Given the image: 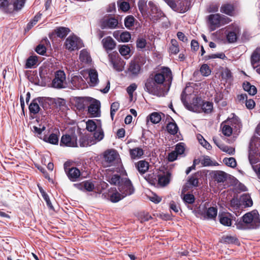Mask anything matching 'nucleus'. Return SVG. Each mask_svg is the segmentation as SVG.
<instances>
[{
  "label": "nucleus",
  "instance_id": "1",
  "mask_svg": "<svg viewBox=\"0 0 260 260\" xmlns=\"http://www.w3.org/2000/svg\"><path fill=\"white\" fill-rule=\"evenodd\" d=\"M172 78L171 70L169 68L163 67L158 73L150 76L146 80L144 90L153 95L164 96L170 89Z\"/></svg>",
  "mask_w": 260,
  "mask_h": 260
},
{
  "label": "nucleus",
  "instance_id": "2",
  "mask_svg": "<svg viewBox=\"0 0 260 260\" xmlns=\"http://www.w3.org/2000/svg\"><path fill=\"white\" fill-rule=\"evenodd\" d=\"M236 228L239 230H253L260 227V217L256 210H253L245 214L242 219L236 223Z\"/></svg>",
  "mask_w": 260,
  "mask_h": 260
},
{
  "label": "nucleus",
  "instance_id": "3",
  "mask_svg": "<svg viewBox=\"0 0 260 260\" xmlns=\"http://www.w3.org/2000/svg\"><path fill=\"white\" fill-rule=\"evenodd\" d=\"M231 21L230 18L219 14H211L208 16V25L211 31Z\"/></svg>",
  "mask_w": 260,
  "mask_h": 260
},
{
  "label": "nucleus",
  "instance_id": "4",
  "mask_svg": "<svg viewBox=\"0 0 260 260\" xmlns=\"http://www.w3.org/2000/svg\"><path fill=\"white\" fill-rule=\"evenodd\" d=\"M258 147H260V139L258 137H253L250 143L249 152V160L252 167L260 161Z\"/></svg>",
  "mask_w": 260,
  "mask_h": 260
},
{
  "label": "nucleus",
  "instance_id": "5",
  "mask_svg": "<svg viewBox=\"0 0 260 260\" xmlns=\"http://www.w3.org/2000/svg\"><path fill=\"white\" fill-rule=\"evenodd\" d=\"M201 100L196 99V102H193V104L191 105L188 109L193 112L200 113L204 112L206 113H210L213 110V104L211 102H205L200 103Z\"/></svg>",
  "mask_w": 260,
  "mask_h": 260
},
{
  "label": "nucleus",
  "instance_id": "6",
  "mask_svg": "<svg viewBox=\"0 0 260 260\" xmlns=\"http://www.w3.org/2000/svg\"><path fill=\"white\" fill-rule=\"evenodd\" d=\"M67 83L64 72L62 71H57L55 74V77L52 82V86L55 88H64L67 87Z\"/></svg>",
  "mask_w": 260,
  "mask_h": 260
},
{
  "label": "nucleus",
  "instance_id": "7",
  "mask_svg": "<svg viewBox=\"0 0 260 260\" xmlns=\"http://www.w3.org/2000/svg\"><path fill=\"white\" fill-rule=\"evenodd\" d=\"M118 189L119 192L125 197L131 195L134 192V188L132 185L131 181L126 178L121 179V183L119 184Z\"/></svg>",
  "mask_w": 260,
  "mask_h": 260
},
{
  "label": "nucleus",
  "instance_id": "8",
  "mask_svg": "<svg viewBox=\"0 0 260 260\" xmlns=\"http://www.w3.org/2000/svg\"><path fill=\"white\" fill-rule=\"evenodd\" d=\"M65 46L68 50L72 51L82 47V42L77 37L71 36L66 39Z\"/></svg>",
  "mask_w": 260,
  "mask_h": 260
},
{
  "label": "nucleus",
  "instance_id": "9",
  "mask_svg": "<svg viewBox=\"0 0 260 260\" xmlns=\"http://www.w3.org/2000/svg\"><path fill=\"white\" fill-rule=\"evenodd\" d=\"M206 209L207 207L206 206V204H205L204 205H201L199 207V209L197 214L201 215L204 218H215L217 214V209L216 207H211L208 208L206 212H204V211Z\"/></svg>",
  "mask_w": 260,
  "mask_h": 260
},
{
  "label": "nucleus",
  "instance_id": "10",
  "mask_svg": "<svg viewBox=\"0 0 260 260\" xmlns=\"http://www.w3.org/2000/svg\"><path fill=\"white\" fill-rule=\"evenodd\" d=\"M148 7V9H150L148 11V14L150 19L152 21H156L162 16V13L153 2H149Z\"/></svg>",
  "mask_w": 260,
  "mask_h": 260
},
{
  "label": "nucleus",
  "instance_id": "11",
  "mask_svg": "<svg viewBox=\"0 0 260 260\" xmlns=\"http://www.w3.org/2000/svg\"><path fill=\"white\" fill-rule=\"evenodd\" d=\"M60 146L70 147L77 146V137L75 135H63L60 140Z\"/></svg>",
  "mask_w": 260,
  "mask_h": 260
},
{
  "label": "nucleus",
  "instance_id": "12",
  "mask_svg": "<svg viewBox=\"0 0 260 260\" xmlns=\"http://www.w3.org/2000/svg\"><path fill=\"white\" fill-rule=\"evenodd\" d=\"M109 59L114 70L118 72L123 71L125 64L123 60L117 56L116 55L112 54H109Z\"/></svg>",
  "mask_w": 260,
  "mask_h": 260
},
{
  "label": "nucleus",
  "instance_id": "13",
  "mask_svg": "<svg viewBox=\"0 0 260 260\" xmlns=\"http://www.w3.org/2000/svg\"><path fill=\"white\" fill-rule=\"evenodd\" d=\"M101 104L99 101L95 100L88 107V112L92 117H98L101 115Z\"/></svg>",
  "mask_w": 260,
  "mask_h": 260
},
{
  "label": "nucleus",
  "instance_id": "14",
  "mask_svg": "<svg viewBox=\"0 0 260 260\" xmlns=\"http://www.w3.org/2000/svg\"><path fill=\"white\" fill-rule=\"evenodd\" d=\"M80 73L84 78H86V74H88L91 85L95 86L98 83V75L95 70L90 69L86 72L82 71Z\"/></svg>",
  "mask_w": 260,
  "mask_h": 260
},
{
  "label": "nucleus",
  "instance_id": "15",
  "mask_svg": "<svg viewBox=\"0 0 260 260\" xmlns=\"http://www.w3.org/2000/svg\"><path fill=\"white\" fill-rule=\"evenodd\" d=\"M118 24L117 19L113 17H108L103 19L101 22V28L114 29Z\"/></svg>",
  "mask_w": 260,
  "mask_h": 260
},
{
  "label": "nucleus",
  "instance_id": "16",
  "mask_svg": "<svg viewBox=\"0 0 260 260\" xmlns=\"http://www.w3.org/2000/svg\"><path fill=\"white\" fill-rule=\"evenodd\" d=\"M103 47L107 52L113 50L116 46V43L111 37H107L102 40Z\"/></svg>",
  "mask_w": 260,
  "mask_h": 260
},
{
  "label": "nucleus",
  "instance_id": "17",
  "mask_svg": "<svg viewBox=\"0 0 260 260\" xmlns=\"http://www.w3.org/2000/svg\"><path fill=\"white\" fill-rule=\"evenodd\" d=\"M71 84L74 88L79 89L84 87L85 82L80 75H75L72 76Z\"/></svg>",
  "mask_w": 260,
  "mask_h": 260
},
{
  "label": "nucleus",
  "instance_id": "18",
  "mask_svg": "<svg viewBox=\"0 0 260 260\" xmlns=\"http://www.w3.org/2000/svg\"><path fill=\"white\" fill-rule=\"evenodd\" d=\"M74 185L78 189L83 191H92L94 188V185L92 182L89 180L79 184H74Z\"/></svg>",
  "mask_w": 260,
  "mask_h": 260
},
{
  "label": "nucleus",
  "instance_id": "19",
  "mask_svg": "<svg viewBox=\"0 0 260 260\" xmlns=\"http://www.w3.org/2000/svg\"><path fill=\"white\" fill-rule=\"evenodd\" d=\"M104 159L107 164L114 163L117 157V153L114 150H108L104 153ZM111 165H109L110 166Z\"/></svg>",
  "mask_w": 260,
  "mask_h": 260
},
{
  "label": "nucleus",
  "instance_id": "20",
  "mask_svg": "<svg viewBox=\"0 0 260 260\" xmlns=\"http://www.w3.org/2000/svg\"><path fill=\"white\" fill-rule=\"evenodd\" d=\"M42 102V99L41 98L34 99L29 106L30 112L34 114L38 113L40 111V105Z\"/></svg>",
  "mask_w": 260,
  "mask_h": 260
},
{
  "label": "nucleus",
  "instance_id": "21",
  "mask_svg": "<svg viewBox=\"0 0 260 260\" xmlns=\"http://www.w3.org/2000/svg\"><path fill=\"white\" fill-rule=\"evenodd\" d=\"M166 1L172 9H175L176 7H178L183 12L187 10L186 7H185V4H186L185 0L178 1L177 2H175L172 0H166Z\"/></svg>",
  "mask_w": 260,
  "mask_h": 260
},
{
  "label": "nucleus",
  "instance_id": "22",
  "mask_svg": "<svg viewBox=\"0 0 260 260\" xmlns=\"http://www.w3.org/2000/svg\"><path fill=\"white\" fill-rule=\"evenodd\" d=\"M113 36L118 41H121L122 42H127L131 38L130 33L127 31L123 32L121 33L119 36L118 31H114L113 32Z\"/></svg>",
  "mask_w": 260,
  "mask_h": 260
},
{
  "label": "nucleus",
  "instance_id": "23",
  "mask_svg": "<svg viewBox=\"0 0 260 260\" xmlns=\"http://www.w3.org/2000/svg\"><path fill=\"white\" fill-rule=\"evenodd\" d=\"M86 129L89 132H93L98 129L99 126H101V121L100 120H88L86 123Z\"/></svg>",
  "mask_w": 260,
  "mask_h": 260
},
{
  "label": "nucleus",
  "instance_id": "24",
  "mask_svg": "<svg viewBox=\"0 0 260 260\" xmlns=\"http://www.w3.org/2000/svg\"><path fill=\"white\" fill-rule=\"evenodd\" d=\"M251 64L253 69H256L259 66H256L260 61V47L257 48L251 54Z\"/></svg>",
  "mask_w": 260,
  "mask_h": 260
},
{
  "label": "nucleus",
  "instance_id": "25",
  "mask_svg": "<svg viewBox=\"0 0 260 260\" xmlns=\"http://www.w3.org/2000/svg\"><path fill=\"white\" fill-rule=\"evenodd\" d=\"M129 151L130 156L133 159H139L144 154V150L139 147L130 149Z\"/></svg>",
  "mask_w": 260,
  "mask_h": 260
},
{
  "label": "nucleus",
  "instance_id": "26",
  "mask_svg": "<svg viewBox=\"0 0 260 260\" xmlns=\"http://www.w3.org/2000/svg\"><path fill=\"white\" fill-rule=\"evenodd\" d=\"M136 167L141 174L146 173L149 169V164L145 160H140L136 164Z\"/></svg>",
  "mask_w": 260,
  "mask_h": 260
},
{
  "label": "nucleus",
  "instance_id": "27",
  "mask_svg": "<svg viewBox=\"0 0 260 260\" xmlns=\"http://www.w3.org/2000/svg\"><path fill=\"white\" fill-rule=\"evenodd\" d=\"M80 174V170L76 168H72L67 172V175L72 181H76Z\"/></svg>",
  "mask_w": 260,
  "mask_h": 260
},
{
  "label": "nucleus",
  "instance_id": "28",
  "mask_svg": "<svg viewBox=\"0 0 260 260\" xmlns=\"http://www.w3.org/2000/svg\"><path fill=\"white\" fill-rule=\"evenodd\" d=\"M12 5L8 0H0V9L5 13L13 12Z\"/></svg>",
  "mask_w": 260,
  "mask_h": 260
},
{
  "label": "nucleus",
  "instance_id": "29",
  "mask_svg": "<svg viewBox=\"0 0 260 260\" xmlns=\"http://www.w3.org/2000/svg\"><path fill=\"white\" fill-rule=\"evenodd\" d=\"M170 173L167 172L161 175H159L158 178V183L161 186H165L168 184L170 181Z\"/></svg>",
  "mask_w": 260,
  "mask_h": 260
},
{
  "label": "nucleus",
  "instance_id": "30",
  "mask_svg": "<svg viewBox=\"0 0 260 260\" xmlns=\"http://www.w3.org/2000/svg\"><path fill=\"white\" fill-rule=\"evenodd\" d=\"M226 122L230 124L231 127L236 129H239L241 126V124L239 119L234 115L231 118H228Z\"/></svg>",
  "mask_w": 260,
  "mask_h": 260
},
{
  "label": "nucleus",
  "instance_id": "31",
  "mask_svg": "<svg viewBox=\"0 0 260 260\" xmlns=\"http://www.w3.org/2000/svg\"><path fill=\"white\" fill-rule=\"evenodd\" d=\"M222 134L225 136H230L232 134L233 128L231 126L226 122V121L221 124Z\"/></svg>",
  "mask_w": 260,
  "mask_h": 260
},
{
  "label": "nucleus",
  "instance_id": "32",
  "mask_svg": "<svg viewBox=\"0 0 260 260\" xmlns=\"http://www.w3.org/2000/svg\"><path fill=\"white\" fill-rule=\"evenodd\" d=\"M79 59L81 61L85 63H88L91 61L89 53L87 50L84 49L80 51Z\"/></svg>",
  "mask_w": 260,
  "mask_h": 260
},
{
  "label": "nucleus",
  "instance_id": "33",
  "mask_svg": "<svg viewBox=\"0 0 260 260\" xmlns=\"http://www.w3.org/2000/svg\"><path fill=\"white\" fill-rule=\"evenodd\" d=\"M214 178L218 182H223L226 180V174L223 171H217L214 173Z\"/></svg>",
  "mask_w": 260,
  "mask_h": 260
},
{
  "label": "nucleus",
  "instance_id": "34",
  "mask_svg": "<svg viewBox=\"0 0 260 260\" xmlns=\"http://www.w3.org/2000/svg\"><path fill=\"white\" fill-rule=\"evenodd\" d=\"M129 71L133 75H138L140 71V66L136 61H132L130 63Z\"/></svg>",
  "mask_w": 260,
  "mask_h": 260
},
{
  "label": "nucleus",
  "instance_id": "35",
  "mask_svg": "<svg viewBox=\"0 0 260 260\" xmlns=\"http://www.w3.org/2000/svg\"><path fill=\"white\" fill-rule=\"evenodd\" d=\"M162 114L161 113L153 112L149 115L148 119L153 123H158L161 119Z\"/></svg>",
  "mask_w": 260,
  "mask_h": 260
},
{
  "label": "nucleus",
  "instance_id": "36",
  "mask_svg": "<svg viewBox=\"0 0 260 260\" xmlns=\"http://www.w3.org/2000/svg\"><path fill=\"white\" fill-rule=\"evenodd\" d=\"M125 197V196L121 192L115 191L110 194V201L113 203H116Z\"/></svg>",
  "mask_w": 260,
  "mask_h": 260
},
{
  "label": "nucleus",
  "instance_id": "37",
  "mask_svg": "<svg viewBox=\"0 0 260 260\" xmlns=\"http://www.w3.org/2000/svg\"><path fill=\"white\" fill-rule=\"evenodd\" d=\"M220 11L229 15H232L234 12V7L229 4L223 5L220 8Z\"/></svg>",
  "mask_w": 260,
  "mask_h": 260
},
{
  "label": "nucleus",
  "instance_id": "38",
  "mask_svg": "<svg viewBox=\"0 0 260 260\" xmlns=\"http://www.w3.org/2000/svg\"><path fill=\"white\" fill-rule=\"evenodd\" d=\"M108 181L111 184L113 185H117L118 187L119 186V184L121 183V178L119 175H114L112 176H107Z\"/></svg>",
  "mask_w": 260,
  "mask_h": 260
},
{
  "label": "nucleus",
  "instance_id": "39",
  "mask_svg": "<svg viewBox=\"0 0 260 260\" xmlns=\"http://www.w3.org/2000/svg\"><path fill=\"white\" fill-rule=\"evenodd\" d=\"M25 0H14L12 3L13 12L21 10L24 6Z\"/></svg>",
  "mask_w": 260,
  "mask_h": 260
},
{
  "label": "nucleus",
  "instance_id": "40",
  "mask_svg": "<svg viewBox=\"0 0 260 260\" xmlns=\"http://www.w3.org/2000/svg\"><path fill=\"white\" fill-rule=\"evenodd\" d=\"M43 139L47 142L52 144H57L58 142V138L57 135L55 134H51L48 137L44 136Z\"/></svg>",
  "mask_w": 260,
  "mask_h": 260
},
{
  "label": "nucleus",
  "instance_id": "41",
  "mask_svg": "<svg viewBox=\"0 0 260 260\" xmlns=\"http://www.w3.org/2000/svg\"><path fill=\"white\" fill-rule=\"evenodd\" d=\"M239 31V28L236 27L233 31H230L227 35L226 38L228 41L230 43H233L237 40V34Z\"/></svg>",
  "mask_w": 260,
  "mask_h": 260
},
{
  "label": "nucleus",
  "instance_id": "42",
  "mask_svg": "<svg viewBox=\"0 0 260 260\" xmlns=\"http://www.w3.org/2000/svg\"><path fill=\"white\" fill-rule=\"evenodd\" d=\"M70 29L68 28L64 27H60L55 30L56 34L58 37L64 38L69 32Z\"/></svg>",
  "mask_w": 260,
  "mask_h": 260
},
{
  "label": "nucleus",
  "instance_id": "43",
  "mask_svg": "<svg viewBox=\"0 0 260 260\" xmlns=\"http://www.w3.org/2000/svg\"><path fill=\"white\" fill-rule=\"evenodd\" d=\"M119 51L121 55L127 58L129 56L131 49L128 45H124L120 47Z\"/></svg>",
  "mask_w": 260,
  "mask_h": 260
},
{
  "label": "nucleus",
  "instance_id": "44",
  "mask_svg": "<svg viewBox=\"0 0 260 260\" xmlns=\"http://www.w3.org/2000/svg\"><path fill=\"white\" fill-rule=\"evenodd\" d=\"M167 129L170 134L175 135L177 133L178 127L175 122H172L167 124Z\"/></svg>",
  "mask_w": 260,
  "mask_h": 260
},
{
  "label": "nucleus",
  "instance_id": "45",
  "mask_svg": "<svg viewBox=\"0 0 260 260\" xmlns=\"http://www.w3.org/2000/svg\"><path fill=\"white\" fill-rule=\"evenodd\" d=\"M38 62V58L36 56H31L27 59L25 66L26 68H32Z\"/></svg>",
  "mask_w": 260,
  "mask_h": 260
},
{
  "label": "nucleus",
  "instance_id": "46",
  "mask_svg": "<svg viewBox=\"0 0 260 260\" xmlns=\"http://www.w3.org/2000/svg\"><path fill=\"white\" fill-rule=\"evenodd\" d=\"M223 162L227 166L232 168H234L237 166V161L234 157L224 158L223 159Z\"/></svg>",
  "mask_w": 260,
  "mask_h": 260
},
{
  "label": "nucleus",
  "instance_id": "47",
  "mask_svg": "<svg viewBox=\"0 0 260 260\" xmlns=\"http://www.w3.org/2000/svg\"><path fill=\"white\" fill-rule=\"evenodd\" d=\"M94 133V138L97 141H100L102 140L104 136V132L102 129V125L99 126L98 129L95 131Z\"/></svg>",
  "mask_w": 260,
  "mask_h": 260
},
{
  "label": "nucleus",
  "instance_id": "48",
  "mask_svg": "<svg viewBox=\"0 0 260 260\" xmlns=\"http://www.w3.org/2000/svg\"><path fill=\"white\" fill-rule=\"evenodd\" d=\"M170 52L176 54L179 51L178 42L176 40H171V46L170 47Z\"/></svg>",
  "mask_w": 260,
  "mask_h": 260
},
{
  "label": "nucleus",
  "instance_id": "49",
  "mask_svg": "<svg viewBox=\"0 0 260 260\" xmlns=\"http://www.w3.org/2000/svg\"><path fill=\"white\" fill-rule=\"evenodd\" d=\"M118 5L119 9H120L123 12H126L130 8L129 3L124 1L123 0L119 1L118 2Z\"/></svg>",
  "mask_w": 260,
  "mask_h": 260
},
{
  "label": "nucleus",
  "instance_id": "50",
  "mask_svg": "<svg viewBox=\"0 0 260 260\" xmlns=\"http://www.w3.org/2000/svg\"><path fill=\"white\" fill-rule=\"evenodd\" d=\"M221 78L225 81L231 80L232 78V73L228 69H223L221 73Z\"/></svg>",
  "mask_w": 260,
  "mask_h": 260
},
{
  "label": "nucleus",
  "instance_id": "51",
  "mask_svg": "<svg viewBox=\"0 0 260 260\" xmlns=\"http://www.w3.org/2000/svg\"><path fill=\"white\" fill-rule=\"evenodd\" d=\"M138 8L142 15L147 14V5L144 0H140L138 4Z\"/></svg>",
  "mask_w": 260,
  "mask_h": 260
},
{
  "label": "nucleus",
  "instance_id": "52",
  "mask_svg": "<svg viewBox=\"0 0 260 260\" xmlns=\"http://www.w3.org/2000/svg\"><path fill=\"white\" fill-rule=\"evenodd\" d=\"M241 200L246 206L251 207L253 204V202L250 197L247 194H243L241 197Z\"/></svg>",
  "mask_w": 260,
  "mask_h": 260
},
{
  "label": "nucleus",
  "instance_id": "53",
  "mask_svg": "<svg viewBox=\"0 0 260 260\" xmlns=\"http://www.w3.org/2000/svg\"><path fill=\"white\" fill-rule=\"evenodd\" d=\"M197 138H198V141L200 142V143L204 147H205V148H206L207 149H208V150H210L211 148V146L210 145V144L207 141H206L204 139V138H203V137L202 135H198Z\"/></svg>",
  "mask_w": 260,
  "mask_h": 260
},
{
  "label": "nucleus",
  "instance_id": "54",
  "mask_svg": "<svg viewBox=\"0 0 260 260\" xmlns=\"http://www.w3.org/2000/svg\"><path fill=\"white\" fill-rule=\"evenodd\" d=\"M135 18L132 16H127L124 20V24L126 28H130L134 25Z\"/></svg>",
  "mask_w": 260,
  "mask_h": 260
},
{
  "label": "nucleus",
  "instance_id": "55",
  "mask_svg": "<svg viewBox=\"0 0 260 260\" xmlns=\"http://www.w3.org/2000/svg\"><path fill=\"white\" fill-rule=\"evenodd\" d=\"M219 221L221 224L226 226H231L232 220L226 216L219 215Z\"/></svg>",
  "mask_w": 260,
  "mask_h": 260
},
{
  "label": "nucleus",
  "instance_id": "56",
  "mask_svg": "<svg viewBox=\"0 0 260 260\" xmlns=\"http://www.w3.org/2000/svg\"><path fill=\"white\" fill-rule=\"evenodd\" d=\"M200 72L202 75L204 76H209L211 72L209 67L206 64H204L201 66Z\"/></svg>",
  "mask_w": 260,
  "mask_h": 260
},
{
  "label": "nucleus",
  "instance_id": "57",
  "mask_svg": "<svg viewBox=\"0 0 260 260\" xmlns=\"http://www.w3.org/2000/svg\"><path fill=\"white\" fill-rule=\"evenodd\" d=\"M46 127L44 125H40V127L34 126L32 127L33 132L37 135L38 137L42 139L41 134L45 131Z\"/></svg>",
  "mask_w": 260,
  "mask_h": 260
},
{
  "label": "nucleus",
  "instance_id": "58",
  "mask_svg": "<svg viewBox=\"0 0 260 260\" xmlns=\"http://www.w3.org/2000/svg\"><path fill=\"white\" fill-rule=\"evenodd\" d=\"M183 201L186 204H191L194 202V197L193 194H184L182 198Z\"/></svg>",
  "mask_w": 260,
  "mask_h": 260
},
{
  "label": "nucleus",
  "instance_id": "59",
  "mask_svg": "<svg viewBox=\"0 0 260 260\" xmlns=\"http://www.w3.org/2000/svg\"><path fill=\"white\" fill-rule=\"evenodd\" d=\"M219 148L223 152H226L230 155H233L235 153V150L233 147L221 145Z\"/></svg>",
  "mask_w": 260,
  "mask_h": 260
},
{
  "label": "nucleus",
  "instance_id": "60",
  "mask_svg": "<svg viewBox=\"0 0 260 260\" xmlns=\"http://www.w3.org/2000/svg\"><path fill=\"white\" fill-rule=\"evenodd\" d=\"M230 206L232 208V210L238 209L240 206L239 200L237 198L232 199L230 202Z\"/></svg>",
  "mask_w": 260,
  "mask_h": 260
},
{
  "label": "nucleus",
  "instance_id": "61",
  "mask_svg": "<svg viewBox=\"0 0 260 260\" xmlns=\"http://www.w3.org/2000/svg\"><path fill=\"white\" fill-rule=\"evenodd\" d=\"M146 45V40L143 38H138L137 41V46L138 48H144Z\"/></svg>",
  "mask_w": 260,
  "mask_h": 260
},
{
  "label": "nucleus",
  "instance_id": "62",
  "mask_svg": "<svg viewBox=\"0 0 260 260\" xmlns=\"http://www.w3.org/2000/svg\"><path fill=\"white\" fill-rule=\"evenodd\" d=\"M137 85L135 83H133L127 87V92L131 98H133V93L134 91L137 89Z\"/></svg>",
  "mask_w": 260,
  "mask_h": 260
},
{
  "label": "nucleus",
  "instance_id": "63",
  "mask_svg": "<svg viewBox=\"0 0 260 260\" xmlns=\"http://www.w3.org/2000/svg\"><path fill=\"white\" fill-rule=\"evenodd\" d=\"M41 14H38L34 18L33 20L27 24V27L30 28L34 25H35L38 20L41 18Z\"/></svg>",
  "mask_w": 260,
  "mask_h": 260
},
{
  "label": "nucleus",
  "instance_id": "64",
  "mask_svg": "<svg viewBox=\"0 0 260 260\" xmlns=\"http://www.w3.org/2000/svg\"><path fill=\"white\" fill-rule=\"evenodd\" d=\"M184 145L181 143H179L176 145L175 151L178 154H182L184 152Z\"/></svg>",
  "mask_w": 260,
  "mask_h": 260
}]
</instances>
